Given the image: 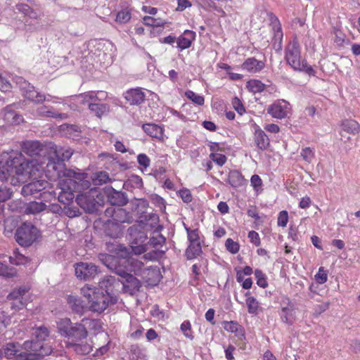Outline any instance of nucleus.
Segmentation results:
<instances>
[{
    "label": "nucleus",
    "mask_w": 360,
    "mask_h": 360,
    "mask_svg": "<svg viewBox=\"0 0 360 360\" xmlns=\"http://www.w3.org/2000/svg\"><path fill=\"white\" fill-rule=\"evenodd\" d=\"M100 259L110 270L120 277L117 281L122 284L124 292L134 295L140 290L141 283L132 273L138 276L142 266L141 261L131 257H122L111 255H101Z\"/></svg>",
    "instance_id": "nucleus-1"
},
{
    "label": "nucleus",
    "mask_w": 360,
    "mask_h": 360,
    "mask_svg": "<svg viewBox=\"0 0 360 360\" xmlns=\"http://www.w3.org/2000/svg\"><path fill=\"white\" fill-rule=\"evenodd\" d=\"M62 166L61 164L50 162L47 163L46 167L48 172L53 170L56 172V176L59 179L58 184L60 191L58 198L59 202L65 205L72 202L75 193H81V190L89 188L91 182L86 180V173L82 172L77 168L61 170Z\"/></svg>",
    "instance_id": "nucleus-2"
},
{
    "label": "nucleus",
    "mask_w": 360,
    "mask_h": 360,
    "mask_svg": "<svg viewBox=\"0 0 360 360\" xmlns=\"http://www.w3.org/2000/svg\"><path fill=\"white\" fill-rule=\"evenodd\" d=\"M285 59L295 71L304 72L309 76H315L316 71L312 66L307 63L306 59L301 60L300 46L297 39H293L286 46Z\"/></svg>",
    "instance_id": "nucleus-3"
},
{
    "label": "nucleus",
    "mask_w": 360,
    "mask_h": 360,
    "mask_svg": "<svg viewBox=\"0 0 360 360\" xmlns=\"http://www.w3.org/2000/svg\"><path fill=\"white\" fill-rule=\"evenodd\" d=\"M81 291L83 296L88 300L89 309L94 312L101 313L108 306L117 302L104 292L99 291L96 287L91 288L89 285L84 286Z\"/></svg>",
    "instance_id": "nucleus-4"
},
{
    "label": "nucleus",
    "mask_w": 360,
    "mask_h": 360,
    "mask_svg": "<svg viewBox=\"0 0 360 360\" xmlns=\"http://www.w3.org/2000/svg\"><path fill=\"white\" fill-rule=\"evenodd\" d=\"M25 160L19 151L12 150L2 154L0 157V179L7 180L8 176L13 173L19 175L20 166L24 164Z\"/></svg>",
    "instance_id": "nucleus-5"
},
{
    "label": "nucleus",
    "mask_w": 360,
    "mask_h": 360,
    "mask_svg": "<svg viewBox=\"0 0 360 360\" xmlns=\"http://www.w3.org/2000/svg\"><path fill=\"white\" fill-rule=\"evenodd\" d=\"M58 333L61 336L71 340L70 342L82 341L88 335L86 328L82 323H72L70 319H60L58 323Z\"/></svg>",
    "instance_id": "nucleus-6"
},
{
    "label": "nucleus",
    "mask_w": 360,
    "mask_h": 360,
    "mask_svg": "<svg viewBox=\"0 0 360 360\" xmlns=\"http://www.w3.org/2000/svg\"><path fill=\"white\" fill-rule=\"evenodd\" d=\"M40 236V231L32 223H23L15 233L16 242L22 247H30Z\"/></svg>",
    "instance_id": "nucleus-7"
},
{
    "label": "nucleus",
    "mask_w": 360,
    "mask_h": 360,
    "mask_svg": "<svg viewBox=\"0 0 360 360\" xmlns=\"http://www.w3.org/2000/svg\"><path fill=\"white\" fill-rule=\"evenodd\" d=\"M127 238L136 254H141L146 251L148 236L143 230L141 224H135L130 226L127 230Z\"/></svg>",
    "instance_id": "nucleus-8"
},
{
    "label": "nucleus",
    "mask_w": 360,
    "mask_h": 360,
    "mask_svg": "<svg viewBox=\"0 0 360 360\" xmlns=\"http://www.w3.org/2000/svg\"><path fill=\"white\" fill-rule=\"evenodd\" d=\"M98 197V193L95 188H91L87 191L79 193L76 197L77 204L84 211L89 214L96 213L101 206L96 198Z\"/></svg>",
    "instance_id": "nucleus-9"
},
{
    "label": "nucleus",
    "mask_w": 360,
    "mask_h": 360,
    "mask_svg": "<svg viewBox=\"0 0 360 360\" xmlns=\"http://www.w3.org/2000/svg\"><path fill=\"white\" fill-rule=\"evenodd\" d=\"M80 97L82 98V103L86 105L89 110L94 113L96 117H101L109 112V105L101 103L97 93L95 91L86 92L80 95Z\"/></svg>",
    "instance_id": "nucleus-10"
},
{
    "label": "nucleus",
    "mask_w": 360,
    "mask_h": 360,
    "mask_svg": "<svg viewBox=\"0 0 360 360\" xmlns=\"http://www.w3.org/2000/svg\"><path fill=\"white\" fill-rule=\"evenodd\" d=\"M131 210L136 212L139 214V222L141 224L150 223V225H154L158 223L159 217L154 213H146V210L149 206L148 202L145 198H134L131 202Z\"/></svg>",
    "instance_id": "nucleus-11"
},
{
    "label": "nucleus",
    "mask_w": 360,
    "mask_h": 360,
    "mask_svg": "<svg viewBox=\"0 0 360 360\" xmlns=\"http://www.w3.org/2000/svg\"><path fill=\"white\" fill-rule=\"evenodd\" d=\"M22 348L32 354L31 360L49 355L53 352L52 347L48 343L35 342L34 340L24 342Z\"/></svg>",
    "instance_id": "nucleus-12"
},
{
    "label": "nucleus",
    "mask_w": 360,
    "mask_h": 360,
    "mask_svg": "<svg viewBox=\"0 0 360 360\" xmlns=\"http://www.w3.org/2000/svg\"><path fill=\"white\" fill-rule=\"evenodd\" d=\"M100 272L99 267L92 262H79L75 264V275L81 280H92Z\"/></svg>",
    "instance_id": "nucleus-13"
},
{
    "label": "nucleus",
    "mask_w": 360,
    "mask_h": 360,
    "mask_svg": "<svg viewBox=\"0 0 360 360\" xmlns=\"http://www.w3.org/2000/svg\"><path fill=\"white\" fill-rule=\"evenodd\" d=\"M22 348L18 342H8L3 347L4 357L8 359L14 360H31L32 354H28L27 351L21 352L19 348Z\"/></svg>",
    "instance_id": "nucleus-14"
},
{
    "label": "nucleus",
    "mask_w": 360,
    "mask_h": 360,
    "mask_svg": "<svg viewBox=\"0 0 360 360\" xmlns=\"http://www.w3.org/2000/svg\"><path fill=\"white\" fill-rule=\"evenodd\" d=\"M138 276L148 285H157L162 278V275L159 267L155 266H145L144 263L142 262V266L139 271Z\"/></svg>",
    "instance_id": "nucleus-15"
},
{
    "label": "nucleus",
    "mask_w": 360,
    "mask_h": 360,
    "mask_svg": "<svg viewBox=\"0 0 360 360\" xmlns=\"http://www.w3.org/2000/svg\"><path fill=\"white\" fill-rule=\"evenodd\" d=\"M105 215L110 217L111 220H113L115 222H117L120 226L122 224H131L134 221L132 214L120 207H108L105 210Z\"/></svg>",
    "instance_id": "nucleus-16"
},
{
    "label": "nucleus",
    "mask_w": 360,
    "mask_h": 360,
    "mask_svg": "<svg viewBox=\"0 0 360 360\" xmlns=\"http://www.w3.org/2000/svg\"><path fill=\"white\" fill-rule=\"evenodd\" d=\"M120 285L119 281L112 276H106L98 283V287L96 288L99 291L104 292L109 295L111 299L117 302V290L116 287Z\"/></svg>",
    "instance_id": "nucleus-17"
},
{
    "label": "nucleus",
    "mask_w": 360,
    "mask_h": 360,
    "mask_svg": "<svg viewBox=\"0 0 360 360\" xmlns=\"http://www.w3.org/2000/svg\"><path fill=\"white\" fill-rule=\"evenodd\" d=\"M295 304L289 298H285V300L283 301L281 312L279 314L282 322L292 325L295 319Z\"/></svg>",
    "instance_id": "nucleus-18"
},
{
    "label": "nucleus",
    "mask_w": 360,
    "mask_h": 360,
    "mask_svg": "<svg viewBox=\"0 0 360 360\" xmlns=\"http://www.w3.org/2000/svg\"><path fill=\"white\" fill-rule=\"evenodd\" d=\"M105 193L108 201L111 205H116L119 207L127 205L129 202V198L126 193L116 191L112 187L107 188Z\"/></svg>",
    "instance_id": "nucleus-19"
},
{
    "label": "nucleus",
    "mask_w": 360,
    "mask_h": 360,
    "mask_svg": "<svg viewBox=\"0 0 360 360\" xmlns=\"http://www.w3.org/2000/svg\"><path fill=\"white\" fill-rule=\"evenodd\" d=\"M290 104L285 100H279L267 108V112L273 117L283 119L288 115Z\"/></svg>",
    "instance_id": "nucleus-20"
},
{
    "label": "nucleus",
    "mask_w": 360,
    "mask_h": 360,
    "mask_svg": "<svg viewBox=\"0 0 360 360\" xmlns=\"http://www.w3.org/2000/svg\"><path fill=\"white\" fill-rule=\"evenodd\" d=\"M49 183L45 180H36L24 185L21 188L23 196L32 195L46 188Z\"/></svg>",
    "instance_id": "nucleus-21"
},
{
    "label": "nucleus",
    "mask_w": 360,
    "mask_h": 360,
    "mask_svg": "<svg viewBox=\"0 0 360 360\" xmlns=\"http://www.w3.org/2000/svg\"><path fill=\"white\" fill-rule=\"evenodd\" d=\"M124 97L131 105H139L146 99V94L140 87L130 89L124 94Z\"/></svg>",
    "instance_id": "nucleus-22"
},
{
    "label": "nucleus",
    "mask_w": 360,
    "mask_h": 360,
    "mask_svg": "<svg viewBox=\"0 0 360 360\" xmlns=\"http://www.w3.org/2000/svg\"><path fill=\"white\" fill-rule=\"evenodd\" d=\"M20 167L19 175L29 176L30 177L37 176L41 167L38 161L33 158L26 159Z\"/></svg>",
    "instance_id": "nucleus-23"
},
{
    "label": "nucleus",
    "mask_w": 360,
    "mask_h": 360,
    "mask_svg": "<svg viewBox=\"0 0 360 360\" xmlns=\"http://www.w3.org/2000/svg\"><path fill=\"white\" fill-rule=\"evenodd\" d=\"M22 151L30 157L41 155L44 146L38 141H27L22 146Z\"/></svg>",
    "instance_id": "nucleus-24"
},
{
    "label": "nucleus",
    "mask_w": 360,
    "mask_h": 360,
    "mask_svg": "<svg viewBox=\"0 0 360 360\" xmlns=\"http://www.w3.org/2000/svg\"><path fill=\"white\" fill-rule=\"evenodd\" d=\"M196 34L194 31L186 30L182 34L176 38V47L181 51L188 49L191 46L195 39Z\"/></svg>",
    "instance_id": "nucleus-25"
},
{
    "label": "nucleus",
    "mask_w": 360,
    "mask_h": 360,
    "mask_svg": "<svg viewBox=\"0 0 360 360\" xmlns=\"http://www.w3.org/2000/svg\"><path fill=\"white\" fill-rule=\"evenodd\" d=\"M143 131L148 136L158 141L164 140V128L154 123H146L142 125Z\"/></svg>",
    "instance_id": "nucleus-26"
},
{
    "label": "nucleus",
    "mask_w": 360,
    "mask_h": 360,
    "mask_svg": "<svg viewBox=\"0 0 360 360\" xmlns=\"http://www.w3.org/2000/svg\"><path fill=\"white\" fill-rule=\"evenodd\" d=\"M265 64L254 57L248 58L241 65V68L250 73H257L264 69Z\"/></svg>",
    "instance_id": "nucleus-27"
},
{
    "label": "nucleus",
    "mask_w": 360,
    "mask_h": 360,
    "mask_svg": "<svg viewBox=\"0 0 360 360\" xmlns=\"http://www.w3.org/2000/svg\"><path fill=\"white\" fill-rule=\"evenodd\" d=\"M274 20L277 22V25H275L273 28L274 37L272 39V46L276 52H279L282 50L283 47L282 41L283 34L278 19L276 17H274Z\"/></svg>",
    "instance_id": "nucleus-28"
},
{
    "label": "nucleus",
    "mask_w": 360,
    "mask_h": 360,
    "mask_svg": "<svg viewBox=\"0 0 360 360\" xmlns=\"http://www.w3.org/2000/svg\"><path fill=\"white\" fill-rule=\"evenodd\" d=\"M105 236L112 238H117L122 235V226L113 220L108 219L103 225Z\"/></svg>",
    "instance_id": "nucleus-29"
},
{
    "label": "nucleus",
    "mask_w": 360,
    "mask_h": 360,
    "mask_svg": "<svg viewBox=\"0 0 360 360\" xmlns=\"http://www.w3.org/2000/svg\"><path fill=\"white\" fill-rule=\"evenodd\" d=\"M27 290L25 288H19L9 293L8 299L10 300H14L12 303L11 307L13 309H21L25 306V303L22 302V296L26 293Z\"/></svg>",
    "instance_id": "nucleus-30"
},
{
    "label": "nucleus",
    "mask_w": 360,
    "mask_h": 360,
    "mask_svg": "<svg viewBox=\"0 0 360 360\" xmlns=\"http://www.w3.org/2000/svg\"><path fill=\"white\" fill-rule=\"evenodd\" d=\"M37 113L41 117H52L59 120H65L68 118L66 113L58 112L54 110L51 106L42 105L37 108Z\"/></svg>",
    "instance_id": "nucleus-31"
},
{
    "label": "nucleus",
    "mask_w": 360,
    "mask_h": 360,
    "mask_svg": "<svg viewBox=\"0 0 360 360\" xmlns=\"http://www.w3.org/2000/svg\"><path fill=\"white\" fill-rule=\"evenodd\" d=\"M254 139L257 148L262 150H266L269 146L270 141L269 137L258 126L255 129Z\"/></svg>",
    "instance_id": "nucleus-32"
},
{
    "label": "nucleus",
    "mask_w": 360,
    "mask_h": 360,
    "mask_svg": "<svg viewBox=\"0 0 360 360\" xmlns=\"http://www.w3.org/2000/svg\"><path fill=\"white\" fill-rule=\"evenodd\" d=\"M4 120L11 124H20L23 121V117L21 115L18 114L13 109V105H7L4 109Z\"/></svg>",
    "instance_id": "nucleus-33"
},
{
    "label": "nucleus",
    "mask_w": 360,
    "mask_h": 360,
    "mask_svg": "<svg viewBox=\"0 0 360 360\" xmlns=\"http://www.w3.org/2000/svg\"><path fill=\"white\" fill-rule=\"evenodd\" d=\"M245 179L242 174L238 170H231L228 176V183L233 188L242 186Z\"/></svg>",
    "instance_id": "nucleus-34"
},
{
    "label": "nucleus",
    "mask_w": 360,
    "mask_h": 360,
    "mask_svg": "<svg viewBox=\"0 0 360 360\" xmlns=\"http://www.w3.org/2000/svg\"><path fill=\"white\" fill-rule=\"evenodd\" d=\"M67 347L72 348L79 355H86L92 351V346L88 343L68 342Z\"/></svg>",
    "instance_id": "nucleus-35"
},
{
    "label": "nucleus",
    "mask_w": 360,
    "mask_h": 360,
    "mask_svg": "<svg viewBox=\"0 0 360 360\" xmlns=\"http://www.w3.org/2000/svg\"><path fill=\"white\" fill-rule=\"evenodd\" d=\"M72 151L70 149H60L56 151V155L58 158L57 162L54 161H49L48 163H55V164H61L63 166L60 168L61 170H63L65 169H67L65 167V165L64 164V162L66 160H68L71 156L72 155Z\"/></svg>",
    "instance_id": "nucleus-36"
},
{
    "label": "nucleus",
    "mask_w": 360,
    "mask_h": 360,
    "mask_svg": "<svg viewBox=\"0 0 360 360\" xmlns=\"http://www.w3.org/2000/svg\"><path fill=\"white\" fill-rule=\"evenodd\" d=\"M202 252V246L200 243H190L186 250L185 255L188 260L193 259Z\"/></svg>",
    "instance_id": "nucleus-37"
},
{
    "label": "nucleus",
    "mask_w": 360,
    "mask_h": 360,
    "mask_svg": "<svg viewBox=\"0 0 360 360\" xmlns=\"http://www.w3.org/2000/svg\"><path fill=\"white\" fill-rule=\"evenodd\" d=\"M224 328L231 333H235L240 339L245 338L243 328L236 321H225Z\"/></svg>",
    "instance_id": "nucleus-38"
},
{
    "label": "nucleus",
    "mask_w": 360,
    "mask_h": 360,
    "mask_svg": "<svg viewBox=\"0 0 360 360\" xmlns=\"http://www.w3.org/2000/svg\"><path fill=\"white\" fill-rule=\"evenodd\" d=\"M342 128L347 133L356 134L360 131V124L354 120H345L342 123Z\"/></svg>",
    "instance_id": "nucleus-39"
},
{
    "label": "nucleus",
    "mask_w": 360,
    "mask_h": 360,
    "mask_svg": "<svg viewBox=\"0 0 360 360\" xmlns=\"http://www.w3.org/2000/svg\"><path fill=\"white\" fill-rule=\"evenodd\" d=\"M143 186L142 178L138 175H131L127 181L123 184V188L128 189L131 188H141Z\"/></svg>",
    "instance_id": "nucleus-40"
},
{
    "label": "nucleus",
    "mask_w": 360,
    "mask_h": 360,
    "mask_svg": "<svg viewBox=\"0 0 360 360\" xmlns=\"http://www.w3.org/2000/svg\"><path fill=\"white\" fill-rule=\"evenodd\" d=\"M46 208V204L42 202L31 201L27 205L25 212L27 214H35L45 210Z\"/></svg>",
    "instance_id": "nucleus-41"
},
{
    "label": "nucleus",
    "mask_w": 360,
    "mask_h": 360,
    "mask_svg": "<svg viewBox=\"0 0 360 360\" xmlns=\"http://www.w3.org/2000/svg\"><path fill=\"white\" fill-rule=\"evenodd\" d=\"M184 227L186 231L188 240L190 243H200V232L198 229H191L185 223H184Z\"/></svg>",
    "instance_id": "nucleus-42"
},
{
    "label": "nucleus",
    "mask_w": 360,
    "mask_h": 360,
    "mask_svg": "<svg viewBox=\"0 0 360 360\" xmlns=\"http://www.w3.org/2000/svg\"><path fill=\"white\" fill-rule=\"evenodd\" d=\"M112 181L108 173L105 171L98 172L94 174L93 182L96 186L103 185Z\"/></svg>",
    "instance_id": "nucleus-43"
},
{
    "label": "nucleus",
    "mask_w": 360,
    "mask_h": 360,
    "mask_svg": "<svg viewBox=\"0 0 360 360\" xmlns=\"http://www.w3.org/2000/svg\"><path fill=\"white\" fill-rule=\"evenodd\" d=\"M33 335L35 340H33L35 342H44L49 335V331L46 327L40 326L35 329Z\"/></svg>",
    "instance_id": "nucleus-44"
},
{
    "label": "nucleus",
    "mask_w": 360,
    "mask_h": 360,
    "mask_svg": "<svg viewBox=\"0 0 360 360\" xmlns=\"http://www.w3.org/2000/svg\"><path fill=\"white\" fill-rule=\"evenodd\" d=\"M265 84L257 79H250L247 82L248 89L253 93H260L265 89Z\"/></svg>",
    "instance_id": "nucleus-45"
},
{
    "label": "nucleus",
    "mask_w": 360,
    "mask_h": 360,
    "mask_svg": "<svg viewBox=\"0 0 360 360\" xmlns=\"http://www.w3.org/2000/svg\"><path fill=\"white\" fill-rule=\"evenodd\" d=\"M130 355L134 360H144L146 354L144 351L138 345H132L129 349Z\"/></svg>",
    "instance_id": "nucleus-46"
},
{
    "label": "nucleus",
    "mask_w": 360,
    "mask_h": 360,
    "mask_svg": "<svg viewBox=\"0 0 360 360\" xmlns=\"http://www.w3.org/2000/svg\"><path fill=\"white\" fill-rule=\"evenodd\" d=\"M165 238L162 234L157 233L155 236L150 237L146 243L147 245H149L153 248H158L165 244Z\"/></svg>",
    "instance_id": "nucleus-47"
},
{
    "label": "nucleus",
    "mask_w": 360,
    "mask_h": 360,
    "mask_svg": "<svg viewBox=\"0 0 360 360\" xmlns=\"http://www.w3.org/2000/svg\"><path fill=\"white\" fill-rule=\"evenodd\" d=\"M63 213L70 218L76 217L81 214L79 208L73 205H70V203L64 205Z\"/></svg>",
    "instance_id": "nucleus-48"
},
{
    "label": "nucleus",
    "mask_w": 360,
    "mask_h": 360,
    "mask_svg": "<svg viewBox=\"0 0 360 360\" xmlns=\"http://www.w3.org/2000/svg\"><path fill=\"white\" fill-rule=\"evenodd\" d=\"M246 304L250 314L255 315L258 314L259 303L254 297H248L246 299Z\"/></svg>",
    "instance_id": "nucleus-49"
},
{
    "label": "nucleus",
    "mask_w": 360,
    "mask_h": 360,
    "mask_svg": "<svg viewBox=\"0 0 360 360\" xmlns=\"http://www.w3.org/2000/svg\"><path fill=\"white\" fill-rule=\"evenodd\" d=\"M180 329L183 333L184 335L191 340H193L194 339L193 332L191 328V322L188 320L184 321L181 324Z\"/></svg>",
    "instance_id": "nucleus-50"
},
{
    "label": "nucleus",
    "mask_w": 360,
    "mask_h": 360,
    "mask_svg": "<svg viewBox=\"0 0 360 360\" xmlns=\"http://www.w3.org/2000/svg\"><path fill=\"white\" fill-rule=\"evenodd\" d=\"M131 18V14L129 10L122 9L117 13L116 22L118 23H127Z\"/></svg>",
    "instance_id": "nucleus-51"
},
{
    "label": "nucleus",
    "mask_w": 360,
    "mask_h": 360,
    "mask_svg": "<svg viewBox=\"0 0 360 360\" xmlns=\"http://www.w3.org/2000/svg\"><path fill=\"white\" fill-rule=\"evenodd\" d=\"M185 96L192 101L194 103L198 105H202L205 103V98L202 96L198 95L191 90H188L185 92Z\"/></svg>",
    "instance_id": "nucleus-52"
},
{
    "label": "nucleus",
    "mask_w": 360,
    "mask_h": 360,
    "mask_svg": "<svg viewBox=\"0 0 360 360\" xmlns=\"http://www.w3.org/2000/svg\"><path fill=\"white\" fill-rule=\"evenodd\" d=\"M255 276L257 279V284L262 288H265L268 286V283L266 281V276L264 273L260 269H255Z\"/></svg>",
    "instance_id": "nucleus-53"
},
{
    "label": "nucleus",
    "mask_w": 360,
    "mask_h": 360,
    "mask_svg": "<svg viewBox=\"0 0 360 360\" xmlns=\"http://www.w3.org/2000/svg\"><path fill=\"white\" fill-rule=\"evenodd\" d=\"M143 22L145 25L150 27H163L165 25V22L161 20L150 16H145L143 18Z\"/></svg>",
    "instance_id": "nucleus-54"
},
{
    "label": "nucleus",
    "mask_w": 360,
    "mask_h": 360,
    "mask_svg": "<svg viewBox=\"0 0 360 360\" xmlns=\"http://www.w3.org/2000/svg\"><path fill=\"white\" fill-rule=\"evenodd\" d=\"M13 195V191L6 186L0 187V206L2 203L11 199Z\"/></svg>",
    "instance_id": "nucleus-55"
},
{
    "label": "nucleus",
    "mask_w": 360,
    "mask_h": 360,
    "mask_svg": "<svg viewBox=\"0 0 360 360\" xmlns=\"http://www.w3.org/2000/svg\"><path fill=\"white\" fill-rule=\"evenodd\" d=\"M26 260L27 258L24 255L17 252L16 251L13 252V256L9 257L10 263L14 265L23 264L26 262Z\"/></svg>",
    "instance_id": "nucleus-56"
},
{
    "label": "nucleus",
    "mask_w": 360,
    "mask_h": 360,
    "mask_svg": "<svg viewBox=\"0 0 360 360\" xmlns=\"http://www.w3.org/2000/svg\"><path fill=\"white\" fill-rule=\"evenodd\" d=\"M210 159H212L213 162H214L217 165H218L220 167L223 166L226 163L227 160L225 155L218 154L215 153H211L210 155Z\"/></svg>",
    "instance_id": "nucleus-57"
},
{
    "label": "nucleus",
    "mask_w": 360,
    "mask_h": 360,
    "mask_svg": "<svg viewBox=\"0 0 360 360\" xmlns=\"http://www.w3.org/2000/svg\"><path fill=\"white\" fill-rule=\"evenodd\" d=\"M231 104L234 110L240 115H242L245 112V108L242 103V101L238 98L234 97L232 99Z\"/></svg>",
    "instance_id": "nucleus-58"
},
{
    "label": "nucleus",
    "mask_w": 360,
    "mask_h": 360,
    "mask_svg": "<svg viewBox=\"0 0 360 360\" xmlns=\"http://www.w3.org/2000/svg\"><path fill=\"white\" fill-rule=\"evenodd\" d=\"M228 251L232 254H236L239 251L240 245L238 243L233 241L231 238H228L225 243Z\"/></svg>",
    "instance_id": "nucleus-59"
},
{
    "label": "nucleus",
    "mask_w": 360,
    "mask_h": 360,
    "mask_svg": "<svg viewBox=\"0 0 360 360\" xmlns=\"http://www.w3.org/2000/svg\"><path fill=\"white\" fill-rule=\"evenodd\" d=\"M300 154L303 160L307 162H311L314 157V153L309 147L302 148Z\"/></svg>",
    "instance_id": "nucleus-60"
},
{
    "label": "nucleus",
    "mask_w": 360,
    "mask_h": 360,
    "mask_svg": "<svg viewBox=\"0 0 360 360\" xmlns=\"http://www.w3.org/2000/svg\"><path fill=\"white\" fill-rule=\"evenodd\" d=\"M315 279L319 284H323L327 281L328 274L323 267L321 266L319 269L318 273L315 275Z\"/></svg>",
    "instance_id": "nucleus-61"
},
{
    "label": "nucleus",
    "mask_w": 360,
    "mask_h": 360,
    "mask_svg": "<svg viewBox=\"0 0 360 360\" xmlns=\"http://www.w3.org/2000/svg\"><path fill=\"white\" fill-rule=\"evenodd\" d=\"M288 221V213L285 210L279 212L278 216V226L285 227Z\"/></svg>",
    "instance_id": "nucleus-62"
},
{
    "label": "nucleus",
    "mask_w": 360,
    "mask_h": 360,
    "mask_svg": "<svg viewBox=\"0 0 360 360\" xmlns=\"http://www.w3.org/2000/svg\"><path fill=\"white\" fill-rule=\"evenodd\" d=\"M68 302L72 304V309L74 311L78 313L82 311V307L79 299L74 296H70L68 297Z\"/></svg>",
    "instance_id": "nucleus-63"
},
{
    "label": "nucleus",
    "mask_w": 360,
    "mask_h": 360,
    "mask_svg": "<svg viewBox=\"0 0 360 360\" xmlns=\"http://www.w3.org/2000/svg\"><path fill=\"white\" fill-rule=\"evenodd\" d=\"M24 96L28 100L34 102V95L37 93L34 87L33 86H30V84L27 85V87H24Z\"/></svg>",
    "instance_id": "nucleus-64"
}]
</instances>
